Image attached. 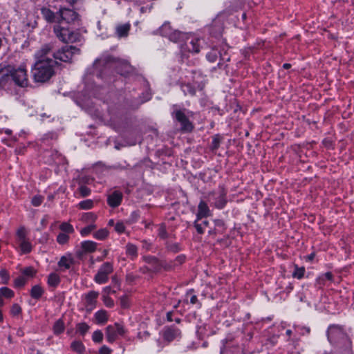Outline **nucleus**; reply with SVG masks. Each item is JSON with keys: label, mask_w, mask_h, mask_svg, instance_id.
<instances>
[{"label": "nucleus", "mask_w": 354, "mask_h": 354, "mask_svg": "<svg viewBox=\"0 0 354 354\" xmlns=\"http://www.w3.org/2000/svg\"><path fill=\"white\" fill-rule=\"evenodd\" d=\"M50 49L46 46V81L55 74V68L58 66L57 59L62 62H69L73 55L80 54V50L75 46H65L52 56L55 59L47 57Z\"/></svg>", "instance_id": "obj_1"}, {"label": "nucleus", "mask_w": 354, "mask_h": 354, "mask_svg": "<svg viewBox=\"0 0 354 354\" xmlns=\"http://www.w3.org/2000/svg\"><path fill=\"white\" fill-rule=\"evenodd\" d=\"M53 30L57 37L64 43L80 42L83 39L79 31H71L68 28L62 27L60 25H55Z\"/></svg>", "instance_id": "obj_2"}, {"label": "nucleus", "mask_w": 354, "mask_h": 354, "mask_svg": "<svg viewBox=\"0 0 354 354\" xmlns=\"http://www.w3.org/2000/svg\"><path fill=\"white\" fill-rule=\"evenodd\" d=\"M205 86V79L198 73L194 72L192 82L182 83L180 88L185 95L194 96L196 89L203 90Z\"/></svg>", "instance_id": "obj_3"}, {"label": "nucleus", "mask_w": 354, "mask_h": 354, "mask_svg": "<svg viewBox=\"0 0 354 354\" xmlns=\"http://www.w3.org/2000/svg\"><path fill=\"white\" fill-rule=\"evenodd\" d=\"M35 62L32 68L33 78L37 82H44V49L41 48L35 55Z\"/></svg>", "instance_id": "obj_4"}, {"label": "nucleus", "mask_w": 354, "mask_h": 354, "mask_svg": "<svg viewBox=\"0 0 354 354\" xmlns=\"http://www.w3.org/2000/svg\"><path fill=\"white\" fill-rule=\"evenodd\" d=\"M16 241L21 253L30 252L32 245L27 238V232L24 226L20 227L16 232Z\"/></svg>", "instance_id": "obj_5"}, {"label": "nucleus", "mask_w": 354, "mask_h": 354, "mask_svg": "<svg viewBox=\"0 0 354 354\" xmlns=\"http://www.w3.org/2000/svg\"><path fill=\"white\" fill-rule=\"evenodd\" d=\"M125 333L126 329L119 323L109 325L105 330L106 338L109 343L114 342L118 336H123Z\"/></svg>", "instance_id": "obj_6"}, {"label": "nucleus", "mask_w": 354, "mask_h": 354, "mask_svg": "<svg viewBox=\"0 0 354 354\" xmlns=\"http://www.w3.org/2000/svg\"><path fill=\"white\" fill-rule=\"evenodd\" d=\"M113 271V264L110 262L104 263L99 268L94 277V281L98 284H103L108 281L109 275Z\"/></svg>", "instance_id": "obj_7"}, {"label": "nucleus", "mask_w": 354, "mask_h": 354, "mask_svg": "<svg viewBox=\"0 0 354 354\" xmlns=\"http://www.w3.org/2000/svg\"><path fill=\"white\" fill-rule=\"evenodd\" d=\"M160 32L162 36L167 37L174 42H178L183 37V34L176 30H174L168 22L162 24L160 28Z\"/></svg>", "instance_id": "obj_8"}, {"label": "nucleus", "mask_w": 354, "mask_h": 354, "mask_svg": "<svg viewBox=\"0 0 354 354\" xmlns=\"http://www.w3.org/2000/svg\"><path fill=\"white\" fill-rule=\"evenodd\" d=\"M59 17L62 21L71 25H78L80 20L79 15L69 8H61L59 11Z\"/></svg>", "instance_id": "obj_9"}, {"label": "nucleus", "mask_w": 354, "mask_h": 354, "mask_svg": "<svg viewBox=\"0 0 354 354\" xmlns=\"http://www.w3.org/2000/svg\"><path fill=\"white\" fill-rule=\"evenodd\" d=\"M7 71L10 72L13 80L17 85L20 86H25L27 85V74L26 71L24 67L20 66L17 69H8Z\"/></svg>", "instance_id": "obj_10"}, {"label": "nucleus", "mask_w": 354, "mask_h": 354, "mask_svg": "<svg viewBox=\"0 0 354 354\" xmlns=\"http://www.w3.org/2000/svg\"><path fill=\"white\" fill-rule=\"evenodd\" d=\"M162 335L165 342L170 343L181 337V331L174 326H165L162 330Z\"/></svg>", "instance_id": "obj_11"}, {"label": "nucleus", "mask_w": 354, "mask_h": 354, "mask_svg": "<svg viewBox=\"0 0 354 354\" xmlns=\"http://www.w3.org/2000/svg\"><path fill=\"white\" fill-rule=\"evenodd\" d=\"M175 119L179 122L181 124V129L184 131H191L194 127L192 122L189 121L185 113L182 110L174 111L172 113Z\"/></svg>", "instance_id": "obj_12"}, {"label": "nucleus", "mask_w": 354, "mask_h": 354, "mask_svg": "<svg viewBox=\"0 0 354 354\" xmlns=\"http://www.w3.org/2000/svg\"><path fill=\"white\" fill-rule=\"evenodd\" d=\"M327 335L328 339L331 343L336 342L337 339H343L346 337L342 328L337 325L330 326L327 330Z\"/></svg>", "instance_id": "obj_13"}, {"label": "nucleus", "mask_w": 354, "mask_h": 354, "mask_svg": "<svg viewBox=\"0 0 354 354\" xmlns=\"http://www.w3.org/2000/svg\"><path fill=\"white\" fill-rule=\"evenodd\" d=\"M98 295L99 293L94 290L89 291L87 294L85 295L84 306L86 311L91 312L95 308Z\"/></svg>", "instance_id": "obj_14"}, {"label": "nucleus", "mask_w": 354, "mask_h": 354, "mask_svg": "<svg viewBox=\"0 0 354 354\" xmlns=\"http://www.w3.org/2000/svg\"><path fill=\"white\" fill-rule=\"evenodd\" d=\"M122 200V194L119 191H115L108 196L107 203L111 207H118Z\"/></svg>", "instance_id": "obj_15"}, {"label": "nucleus", "mask_w": 354, "mask_h": 354, "mask_svg": "<svg viewBox=\"0 0 354 354\" xmlns=\"http://www.w3.org/2000/svg\"><path fill=\"white\" fill-rule=\"evenodd\" d=\"M209 215V209L204 201H201L198 207L197 221Z\"/></svg>", "instance_id": "obj_16"}, {"label": "nucleus", "mask_w": 354, "mask_h": 354, "mask_svg": "<svg viewBox=\"0 0 354 354\" xmlns=\"http://www.w3.org/2000/svg\"><path fill=\"white\" fill-rule=\"evenodd\" d=\"M117 71L122 75L127 76L132 71V67L128 62L122 61L119 62L117 66Z\"/></svg>", "instance_id": "obj_17"}, {"label": "nucleus", "mask_w": 354, "mask_h": 354, "mask_svg": "<svg viewBox=\"0 0 354 354\" xmlns=\"http://www.w3.org/2000/svg\"><path fill=\"white\" fill-rule=\"evenodd\" d=\"M187 49L192 53H197L200 51L199 39L196 38H192L185 44Z\"/></svg>", "instance_id": "obj_18"}, {"label": "nucleus", "mask_w": 354, "mask_h": 354, "mask_svg": "<svg viewBox=\"0 0 354 354\" xmlns=\"http://www.w3.org/2000/svg\"><path fill=\"white\" fill-rule=\"evenodd\" d=\"M48 285L50 288H55L60 283V277L57 272L50 273L47 279Z\"/></svg>", "instance_id": "obj_19"}, {"label": "nucleus", "mask_w": 354, "mask_h": 354, "mask_svg": "<svg viewBox=\"0 0 354 354\" xmlns=\"http://www.w3.org/2000/svg\"><path fill=\"white\" fill-rule=\"evenodd\" d=\"M95 319L98 324H105L108 321L106 311L104 310H98L95 313Z\"/></svg>", "instance_id": "obj_20"}, {"label": "nucleus", "mask_w": 354, "mask_h": 354, "mask_svg": "<svg viewBox=\"0 0 354 354\" xmlns=\"http://www.w3.org/2000/svg\"><path fill=\"white\" fill-rule=\"evenodd\" d=\"M126 254L131 259H136L138 257V248L132 243H127L126 245Z\"/></svg>", "instance_id": "obj_21"}, {"label": "nucleus", "mask_w": 354, "mask_h": 354, "mask_svg": "<svg viewBox=\"0 0 354 354\" xmlns=\"http://www.w3.org/2000/svg\"><path fill=\"white\" fill-rule=\"evenodd\" d=\"M96 243L91 241H86L82 243V248L87 252H93L96 250Z\"/></svg>", "instance_id": "obj_22"}, {"label": "nucleus", "mask_w": 354, "mask_h": 354, "mask_svg": "<svg viewBox=\"0 0 354 354\" xmlns=\"http://www.w3.org/2000/svg\"><path fill=\"white\" fill-rule=\"evenodd\" d=\"M129 29V24H123L117 27L116 33L119 37H126L128 35Z\"/></svg>", "instance_id": "obj_23"}, {"label": "nucleus", "mask_w": 354, "mask_h": 354, "mask_svg": "<svg viewBox=\"0 0 354 354\" xmlns=\"http://www.w3.org/2000/svg\"><path fill=\"white\" fill-rule=\"evenodd\" d=\"M43 289L39 285L34 286L30 291V295L32 299H38L41 298V297L43 295Z\"/></svg>", "instance_id": "obj_24"}, {"label": "nucleus", "mask_w": 354, "mask_h": 354, "mask_svg": "<svg viewBox=\"0 0 354 354\" xmlns=\"http://www.w3.org/2000/svg\"><path fill=\"white\" fill-rule=\"evenodd\" d=\"M226 203L225 193L223 191H221L219 196L216 198L215 206L218 209H222L225 207Z\"/></svg>", "instance_id": "obj_25"}, {"label": "nucleus", "mask_w": 354, "mask_h": 354, "mask_svg": "<svg viewBox=\"0 0 354 354\" xmlns=\"http://www.w3.org/2000/svg\"><path fill=\"white\" fill-rule=\"evenodd\" d=\"M64 328V324L62 319L57 320L53 325V332L56 335L63 333Z\"/></svg>", "instance_id": "obj_26"}, {"label": "nucleus", "mask_w": 354, "mask_h": 354, "mask_svg": "<svg viewBox=\"0 0 354 354\" xmlns=\"http://www.w3.org/2000/svg\"><path fill=\"white\" fill-rule=\"evenodd\" d=\"M71 348L74 351L80 354L82 353L85 351L84 344L80 341L73 342L71 344Z\"/></svg>", "instance_id": "obj_27"}, {"label": "nucleus", "mask_w": 354, "mask_h": 354, "mask_svg": "<svg viewBox=\"0 0 354 354\" xmlns=\"http://www.w3.org/2000/svg\"><path fill=\"white\" fill-rule=\"evenodd\" d=\"M77 207L82 209H90L93 207V201L91 199H87L80 202Z\"/></svg>", "instance_id": "obj_28"}, {"label": "nucleus", "mask_w": 354, "mask_h": 354, "mask_svg": "<svg viewBox=\"0 0 354 354\" xmlns=\"http://www.w3.org/2000/svg\"><path fill=\"white\" fill-rule=\"evenodd\" d=\"M108 235H109L108 230L105 228H103V229H100L98 231H97L94 234V237L99 240H103V239H106L108 236Z\"/></svg>", "instance_id": "obj_29"}, {"label": "nucleus", "mask_w": 354, "mask_h": 354, "mask_svg": "<svg viewBox=\"0 0 354 354\" xmlns=\"http://www.w3.org/2000/svg\"><path fill=\"white\" fill-rule=\"evenodd\" d=\"M59 13L55 15L54 12L49 10H46V19L49 21H56L57 20L59 22Z\"/></svg>", "instance_id": "obj_30"}, {"label": "nucleus", "mask_w": 354, "mask_h": 354, "mask_svg": "<svg viewBox=\"0 0 354 354\" xmlns=\"http://www.w3.org/2000/svg\"><path fill=\"white\" fill-rule=\"evenodd\" d=\"M0 294L2 297H5L6 298H11L14 296V292L7 287L1 288Z\"/></svg>", "instance_id": "obj_31"}, {"label": "nucleus", "mask_w": 354, "mask_h": 354, "mask_svg": "<svg viewBox=\"0 0 354 354\" xmlns=\"http://www.w3.org/2000/svg\"><path fill=\"white\" fill-rule=\"evenodd\" d=\"M305 273V268L304 267L298 268L295 267V270L292 273V277L297 279H301Z\"/></svg>", "instance_id": "obj_32"}, {"label": "nucleus", "mask_w": 354, "mask_h": 354, "mask_svg": "<svg viewBox=\"0 0 354 354\" xmlns=\"http://www.w3.org/2000/svg\"><path fill=\"white\" fill-rule=\"evenodd\" d=\"M88 329L89 326L85 322H82L77 325V330L82 335H84Z\"/></svg>", "instance_id": "obj_33"}, {"label": "nucleus", "mask_w": 354, "mask_h": 354, "mask_svg": "<svg viewBox=\"0 0 354 354\" xmlns=\"http://www.w3.org/2000/svg\"><path fill=\"white\" fill-rule=\"evenodd\" d=\"M167 249L173 253H176L180 250V245L177 243H167Z\"/></svg>", "instance_id": "obj_34"}, {"label": "nucleus", "mask_w": 354, "mask_h": 354, "mask_svg": "<svg viewBox=\"0 0 354 354\" xmlns=\"http://www.w3.org/2000/svg\"><path fill=\"white\" fill-rule=\"evenodd\" d=\"M92 339L94 342L100 343L103 339V333L101 330H97L93 332Z\"/></svg>", "instance_id": "obj_35"}, {"label": "nucleus", "mask_w": 354, "mask_h": 354, "mask_svg": "<svg viewBox=\"0 0 354 354\" xmlns=\"http://www.w3.org/2000/svg\"><path fill=\"white\" fill-rule=\"evenodd\" d=\"M96 228V225L93 223H91L88 225V226H86L85 227L82 228L80 230V233L82 236H86L88 234H90L93 230H94Z\"/></svg>", "instance_id": "obj_36"}, {"label": "nucleus", "mask_w": 354, "mask_h": 354, "mask_svg": "<svg viewBox=\"0 0 354 354\" xmlns=\"http://www.w3.org/2000/svg\"><path fill=\"white\" fill-rule=\"evenodd\" d=\"M158 236L163 239L168 238V234L165 224H161L158 229Z\"/></svg>", "instance_id": "obj_37"}, {"label": "nucleus", "mask_w": 354, "mask_h": 354, "mask_svg": "<svg viewBox=\"0 0 354 354\" xmlns=\"http://www.w3.org/2000/svg\"><path fill=\"white\" fill-rule=\"evenodd\" d=\"M69 239L68 235L65 233H60L57 237V241L59 244H65Z\"/></svg>", "instance_id": "obj_38"}, {"label": "nucleus", "mask_w": 354, "mask_h": 354, "mask_svg": "<svg viewBox=\"0 0 354 354\" xmlns=\"http://www.w3.org/2000/svg\"><path fill=\"white\" fill-rule=\"evenodd\" d=\"M60 229L64 232L72 233L73 232V226L68 223H63L60 225Z\"/></svg>", "instance_id": "obj_39"}, {"label": "nucleus", "mask_w": 354, "mask_h": 354, "mask_svg": "<svg viewBox=\"0 0 354 354\" xmlns=\"http://www.w3.org/2000/svg\"><path fill=\"white\" fill-rule=\"evenodd\" d=\"M79 192L82 197L88 196L91 194V189L84 185H82L79 187Z\"/></svg>", "instance_id": "obj_40"}, {"label": "nucleus", "mask_w": 354, "mask_h": 354, "mask_svg": "<svg viewBox=\"0 0 354 354\" xmlns=\"http://www.w3.org/2000/svg\"><path fill=\"white\" fill-rule=\"evenodd\" d=\"M21 313V308L17 304H15L12 306L10 309V313L13 316L19 315Z\"/></svg>", "instance_id": "obj_41"}, {"label": "nucleus", "mask_w": 354, "mask_h": 354, "mask_svg": "<svg viewBox=\"0 0 354 354\" xmlns=\"http://www.w3.org/2000/svg\"><path fill=\"white\" fill-rule=\"evenodd\" d=\"M26 282V279L24 277H19L15 280V286L16 287H22Z\"/></svg>", "instance_id": "obj_42"}, {"label": "nucleus", "mask_w": 354, "mask_h": 354, "mask_svg": "<svg viewBox=\"0 0 354 354\" xmlns=\"http://www.w3.org/2000/svg\"><path fill=\"white\" fill-rule=\"evenodd\" d=\"M82 218L86 221H94L96 219V216L92 212H88L84 214Z\"/></svg>", "instance_id": "obj_43"}, {"label": "nucleus", "mask_w": 354, "mask_h": 354, "mask_svg": "<svg viewBox=\"0 0 354 354\" xmlns=\"http://www.w3.org/2000/svg\"><path fill=\"white\" fill-rule=\"evenodd\" d=\"M115 230L118 233H122L125 230V226L123 222H118L115 225Z\"/></svg>", "instance_id": "obj_44"}, {"label": "nucleus", "mask_w": 354, "mask_h": 354, "mask_svg": "<svg viewBox=\"0 0 354 354\" xmlns=\"http://www.w3.org/2000/svg\"><path fill=\"white\" fill-rule=\"evenodd\" d=\"M217 57H218V55H217V53L214 50H212L211 52H209L207 55V59L211 62H216V59H217Z\"/></svg>", "instance_id": "obj_45"}, {"label": "nucleus", "mask_w": 354, "mask_h": 354, "mask_svg": "<svg viewBox=\"0 0 354 354\" xmlns=\"http://www.w3.org/2000/svg\"><path fill=\"white\" fill-rule=\"evenodd\" d=\"M59 266H64L65 268L68 269L71 266V263L66 257H63L59 261Z\"/></svg>", "instance_id": "obj_46"}, {"label": "nucleus", "mask_w": 354, "mask_h": 354, "mask_svg": "<svg viewBox=\"0 0 354 354\" xmlns=\"http://www.w3.org/2000/svg\"><path fill=\"white\" fill-rule=\"evenodd\" d=\"M42 200H43L42 196H35L32 199V204L34 206H39L41 204Z\"/></svg>", "instance_id": "obj_47"}, {"label": "nucleus", "mask_w": 354, "mask_h": 354, "mask_svg": "<svg viewBox=\"0 0 354 354\" xmlns=\"http://www.w3.org/2000/svg\"><path fill=\"white\" fill-rule=\"evenodd\" d=\"M103 301H104V304L107 307H112V306H113L114 302H113V299L111 298H110L109 297L104 296L103 297Z\"/></svg>", "instance_id": "obj_48"}, {"label": "nucleus", "mask_w": 354, "mask_h": 354, "mask_svg": "<svg viewBox=\"0 0 354 354\" xmlns=\"http://www.w3.org/2000/svg\"><path fill=\"white\" fill-rule=\"evenodd\" d=\"M0 276L3 279V283L7 284L8 281V274L7 271L6 270H1L0 271Z\"/></svg>", "instance_id": "obj_49"}, {"label": "nucleus", "mask_w": 354, "mask_h": 354, "mask_svg": "<svg viewBox=\"0 0 354 354\" xmlns=\"http://www.w3.org/2000/svg\"><path fill=\"white\" fill-rule=\"evenodd\" d=\"M144 259L146 262L151 264H156L158 262V260L156 257L151 256L145 257Z\"/></svg>", "instance_id": "obj_50"}, {"label": "nucleus", "mask_w": 354, "mask_h": 354, "mask_svg": "<svg viewBox=\"0 0 354 354\" xmlns=\"http://www.w3.org/2000/svg\"><path fill=\"white\" fill-rule=\"evenodd\" d=\"M111 350L106 346H102L100 351L99 354H111Z\"/></svg>", "instance_id": "obj_51"}, {"label": "nucleus", "mask_w": 354, "mask_h": 354, "mask_svg": "<svg viewBox=\"0 0 354 354\" xmlns=\"http://www.w3.org/2000/svg\"><path fill=\"white\" fill-rule=\"evenodd\" d=\"M34 270L32 268H26L23 270V274L26 276H32Z\"/></svg>", "instance_id": "obj_52"}, {"label": "nucleus", "mask_w": 354, "mask_h": 354, "mask_svg": "<svg viewBox=\"0 0 354 354\" xmlns=\"http://www.w3.org/2000/svg\"><path fill=\"white\" fill-rule=\"evenodd\" d=\"M194 226L199 234H203L204 232L203 227L202 224L197 223V221L194 223Z\"/></svg>", "instance_id": "obj_53"}, {"label": "nucleus", "mask_w": 354, "mask_h": 354, "mask_svg": "<svg viewBox=\"0 0 354 354\" xmlns=\"http://www.w3.org/2000/svg\"><path fill=\"white\" fill-rule=\"evenodd\" d=\"M325 281L326 280L322 275L319 276L316 280L317 283L320 286L325 285Z\"/></svg>", "instance_id": "obj_54"}, {"label": "nucleus", "mask_w": 354, "mask_h": 354, "mask_svg": "<svg viewBox=\"0 0 354 354\" xmlns=\"http://www.w3.org/2000/svg\"><path fill=\"white\" fill-rule=\"evenodd\" d=\"M142 248L146 251L149 250L151 249V243H148L146 241H142Z\"/></svg>", "instance_id": "obj_55"}, {"label": "nucleus", "mask_w": 354, "mask_h": 354, "mask_svg": "<svg viewBox=\"0 0 354 354\" xmlns=\"http://www.w3.org/2000/svg\"><path fill=\"white\" fill-rule=\"evenodd\" d=\"M323 277L325 279V280H333V274L330 272H327L325 274H322Z\"/></svg>", "instance_id": "obj_56"}, {"label": "nucleus", "mask_w": 354, "mask_h": 354, "mask_svg": "<svg viewBox=\"0 0 354 354\" xmlns=\"http://www.w3.org/2000/svg\"><path fill=\"white\" fill-rule=\"evenodd\" d=\"M185 257L184 255H180L176 257V261L178 264H182L185 261Z\"/></svg>", "instance_id": "obj_57"}, {"label": "nucleus", "mask_w": 354, "mask_h": 354, "mask_svg": "<svg viewBox=\"0 0 354 354\" xmlns=\"http://www.w3.org/2000/svg\"><path fill=\"white\" fill-rule=\"evenodd\" d=\"M198 301V299H197V297L196 295H192L190 298V302L191 304H196V302Z\"/></svg>", "instance_id": "obj_58"}, {"label": "nucleus", "mask_w": 354, "mask_h": 354, "mask_svg": "<svg viewBox=\"0 0 354 354\" xmlns=\"http://www.w3.org/2000/svg\"><path fill=\"white\" fill-rule=\"evenodd\" d=\"M218 140L217 138H214L213 140V145L214 148H217L218 147Z\"/></svg>", "instance_id": "obj_59"}, {"label": "nucleus", "mask_w": 354, "mask_h": 354, "mask_svg": "<svg viewBox=\"0 0 354 354\" xmlns=\"http://www.w3.org/2000/svg\"><path fill=\"white\" fill-rule=\"evenodd\" d=\"M167 318L168 321H169V322L172 321V314L171 312H169L167 313Z\"/></svg>", "instance_id": "obj_60"}, {"label": "nucleus", "mask_w": 354, "mask_h": 354, "mask_svg": "<svg viewBox=\"0 0 354 354\" xmlns=\"http://www.w3.org/2000/svg\"><path fill=\"white\" fill-rule=\"evenodd\" d=\"M223 224L224 223H223V221H221V220H218L216 221V225L218 226H223Z\"/></svg>", "instance_id": "obj_61"}, {"label": "nucleus", "mask_w": 354, "mask_h": 354, "mask_svg": "<svg viewBox=\"0 0 354 354\" xmlns=\"http://www.w3.org/2000/svg\"><path fill=\"white\" fill-rule=\"evenodd\" d=\"M121 303H122V306L124 308L127 307V304L126 301H125L124 299H122V300L121 301Z\"/></svg>", "instance_id": "obj_62"}, {"label": "nucleus", "mask_w": 354, "mask_h": 354, "mask_svg": "<svg viewBox=\"0 0 354 354\" xmlns=\"http://www.w3.org/2000/svg\"><path fill=\"white\" fill-rule=\"evenodd\" d=\"M71 5H73L77 2V0H67Z\"/></svg>", "instance_id": "obj_63"}, {"label": "nucleus", "mask_w": 354, "mask_h": 354, "mask_svg": "<svg viewBox=\"0 0 354 354\" xmlns=\"http://www.w3.org/2000/svg\"><path fill=\"white\" fill-rule=\"evenodd\" d=\"M290 66H291V65L290 64L286 63V64H283V68H286V69L289 68Z\"/></svg>", "instance_id": "obj_64"}]
</instances>
